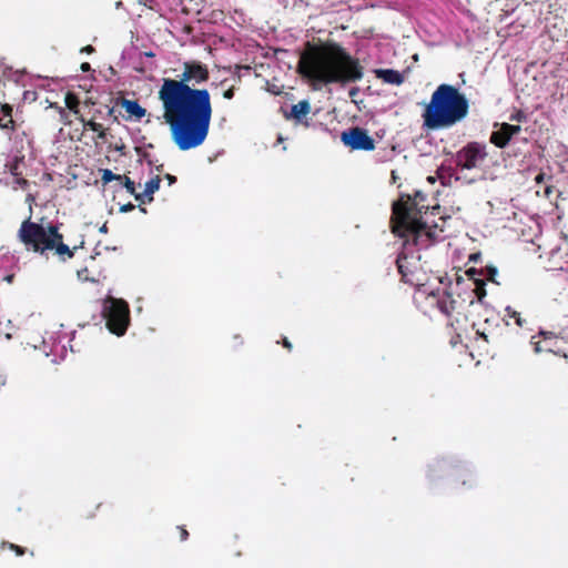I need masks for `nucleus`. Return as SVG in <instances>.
Segmentation results:
<instances>
[{"mask_svg":"<svg viewBox=\"0 0 568 568\" xmlns=\"http://www.w3.org/2000/svg\"><path fill=\"white\" fill-rule=\"evenodd\" d=\"M210 78L209 68L200 61L183 63L179 79L164 78L158 92L163 120L169 125L172 141L181 151L203 144L210 131L213 106L211 94L196 84Z\"/></svg>","mask_w":568,"mask_h":568,"instance_id":"nucleus-1","label":"nucleus"},{"mask_svg":"<svg viewBox=\"0 0 568 568\" xmlns=\"http://www.w3.org/2000/svg\"><path fill=\"white\" fill-rule=\"evenodd\" d=\"M297 72L314 88L354 83L363 78L358 59L336 42L315 44L307 41L300 55Z\"/></svg>","mask_w":568,"mask_h":568,"instance_id":"nucleus-2","label":"nucleus"},{"mask_svg":"<svg viewBox=\"0 0 568 568\" xmlns=\"http://www.w3.org/2000/svg\"><path fill=\"white\" fill-rule=\"evenodd\" d=\"M398 196L393 201V235L398 237L404 248L417 246L422 239H435V232L423 221L429 205L426 195L419 190H402L398 184Z\"/></svg>","mask_w":568,"mask_h":568,"instance_id":"nucleus-3","label":"nucleus"},{"mask_svg":"<svg viewBox=\"0 0 568 568\" xmlns=\"http://www.w3.org/2000/svg\"><path fill=\"white\" fill-rule=\"evenodd\" d=\"M469 112L465 94L450 84H439L422 113L423 126L428 130L448 129L463 121Z\"/></svg>","mask_w":568,"mask_h":568,"instance_id":"nucleus-4","label":"nucleus"},{"mask_svg":"<svg viewBox=\"0 0 568 568\" xmlns=\"http://www.w3.org/2000/svg\"><path fill=\"white\" fill-rule=\"evenodd\" d=\"M17 239L24 246L27 252L44 255L47 252H53L60 261L65 262L72 258L79 246L72 248L64 243L63 234L59 226L51 222L38 223L26 219L20 224L17 232ZM83 244V242L81 243ZM82 247V245H80Z\"/></svg>","mask_w":568,"mask_h":568,"instance_id":"nucleus-5","label":"nucleus"},{"mask_svg":"<svg viewBox=\"0 0 568 568\" xmlns=\"http://www.w3.org/2000/svg\"><path fill=\"white\" fill-rule=\"evenodd\" d=\"M102 315L108 329L116 335L123 336L130 324L129 304L121 298L109 297L105 300Z\"/></svg>","mask_w":568,"mask_h":568,"instance_id":"nucleus-6","label":"nucleus"},{"mask_svg":"<svg viewBox=\"0 0 568 568\" xmlns=\"http://www.w3.org/2000/svg\"><path fill=\"white\" fill-rule=\"evenodd\" d=\"M486 145L476 141L468 142L455 156L456 166L462 170L479 168L487 158Z\"/></svg>","mask_w":568,"mask_h":568,"instance_id":"nucleus-7","label":"nucleus"},{"mask_svg":"<svg viewBox=\"0 0 568 568\" xmlns=\"http://www.w3.org/2000/svg\"><path fill=\"white\" fill-rule=\"evenodd\" d=\"M539 336H542V339L535 341L536 336L531 337V345L534 346V352L539 353H551L557 356H561L565 359L568 358V343L565 342L564 338L558 337L552 333L540 332Z\"/></svg>","mask_w":568,"mask_h":568,"instance_id":"nucleus-8","label":"nucleus"},{"mask_svg":"<svg viewBox=\"0 0 568 568\" xmlns=\"http://www.w3.org/2000/svg\"><path fill=\"white\" fill-rule=\"evenodd\" d=\"M341 140L351 150L371 151L375 148L374 140L368 135L366 130L359 126L343 131Z\"/></svg>","mask_w":568,"mask_h":568,"instance_id":"nucleus-9","label":"nucleus"},{"mask_svg":"<svg viewBox=\"0 0 568 568\" xmlns=\"http://www.w3.org/2000/svg\"><path fill=\"white\" fill-rule=\"evenodd\" d=\"M398 274L400 275V282L414 286L418 282L416 274V263L408 260L405 254H398L395 261Z\"/></svg>","mask_w":568,"mask_h":568,"instance_id":"nucleus-10","label":"nucleus"},{"mask_svg":"<svg viewBox=\"0 0 568 568\" xmlns=\"http://www.w3.org/2000/svg\"><path fill=\"white\" fill-rule=\"evenodd\" d=\"M521 131L520 125L501 123L497 131H493L490 134V143L499 149H504L508 145L511 138Z\"/></svg>","mask_w":568,"mask_h":568,"instance_id":"nucleus-11","label":"nucleus"},{"mask_svg":"<svg viewBox=\"0 0 568 568\" xmlns=\"http://www.w3.org/2000/svg\"><path fill=\"white\" fill-rule=\"evenodd\" d=\"M311 112V103L308 100H302L296 104H293L291 108L290 113H285V118L294 119L296 122H303V120L310 114Z\"/></svg>","mask_w":568,"mask_h":568,"instance_id":"nucleus-12","label":"nucleus"},{"mask_svg":"<svg viewBox=\"0 0 568 568\" xmlns=\"http://www.w3.org/2000/svg\"><path fill=\"white\" fill-rule=\"evenodd\" d=\"M119 103L129 114V116L136 121L141 120L146 113V110L142 108L136 100L122 98L120 99Z\"/></svg>","mask_w":568,"mask_h":568,"instance_id":"nucleus-13","label":"nucleus"},{"mask_svg":"<svg viewBox=\"0 0 568 568\" xmlns=\"http://www.w3.org/2000/svg\"><path fill=\"white\" fill-rule=\"evenodd\" d=\"M12 106L8 103L1 104L0 108V129L13 132L17 130V123L12 118Z\"/></svg>","mask_w":568,"mask_h":568,"instance_id":"nucleus-14","label":"nucleus"},{"mask_svg":"<svg viewBox=\"0 0 568 568\" xmlns=\"http://www.w3.org/2000/svg\"><path fill=\"white\" fill-rule=\"evenodd\" d=\"M78 120L82 123L84 129H90L97 133V139L104 141L106 139V129L99 122L87 120L83 115H79Z\"/></svg>","mask_w":568,"mask_h":568,"instance_id":"nucleus-15","label":"nucleus"},{"mask_svg":"<svg viewBox=\"0 0 568 568\" xmlns=\"http://www.w3.org/2000/svg\"><path fill=\"white\" fill-rule=\"evenodd\" d=\"M160 182L161 179L159 175H156L145 183L143 195L146 196L148 203L153 201V194L159 190Z\"/></svg>","mask_w":568,"mask_h":568,"instance_id":"nucleus-16","label":"nucleus"},{"mask_svg":"<svg viewBox=\"0 0 568 568\" xmlns=\"http://www.w3.org/2000/svg\"><path fill=\"white\" fill-rule=\"evenodd\" d=\"M65 106L73 112L74 114H79V104L80 100L77 94L72 92H68L64 98Z\"/></svg>","mask_w":568,"mask_h":568,"instance_id":"nucleus-17","label":"nucleus"},{"mask_svg":"<svg viewBox=\"0 0 568 568\" xmlns=\"http://www.w3.org/2000/svg\"><path fill=\"white\" fill-rule=\"evenodd\" d=\"M505 314L507 317L514 320L515 324L523 327L526 324V320L521 317L520 313L514 310L511 306L505 307Z\"/></svg>","mask_w":568,"mask_h":568,"instance_id":"nucleus-18","label":"nucleus"},{"mask_svg":"<svg viewBox=\"0 0 568 568\" xmlns=\"http://www.w3.org/2000/svg\"><path fill=\"white\" fill-rule=\"evenodd\" d=\"M122 181V175H119V174H114L111 170L109 169H105L102 171V176H101V181L106 184L111 181Z\"/></svg>","mask_w":568,"mask_h":568,"instance_id":"nucleus-19","label":"nucleus"},{"mask_svg":"<svg viewBox=\"0 0 568 568\" xmlns=\"http://www.w3.org/2000/svg\"><path fill=\"white\" fill-rule=\"evenodd\" d=\"M476 287L474 290L476 296L481 301L486 296L485 282L481 280H475Z\"/></svg>","mask_w":568,"mask_h":568,"instance_id":"nucleus-20","label":"nucleus"},{"mask_svg":"<svg viewBox=\"0 0 568 568\" xmlns=\"http://www.w3.org/2000/svg\"><path fill=\"white\" fill-rule=\"evenodd\" d=\"M122 181H123V186L125 187V190L134 195L135 194V183L128 176H122Z\"/></svg>","mask_w":568,"mask_h":568,"instance_id":"nucleus-21","label":"nucleus"},{"mask_svg":"<svg viewBox=\"0 0 568 568\" xmlns=\"http://www.w3.org/2000/svg\"><path fill=\"white\" fill-rule=\"evenodd\" d=\"M498 271L495 266H486L485 268V276L487 280L491 281V282H496L495 281V276L497 275Z\"/></svg>","mask_w":568,"mask_h":568,"instance_id":"nucleus-22","label":"nucleus"},{"mask_svg":"<svg viewBox=\"0 0 568 568\" xmlns=\"http://www.w3.org/2000/svg\"><path fill=\"white\" fill-rule=\"evenodd\" d=\"M549 180H551V176L546 175L544 172H539L535 178V182L537 185L545 184V182Z\"/></svg>","mask_w":568,"mask_h":568,"instance_id":"nucleus-23","label":"nucleus"},{"mask_svg":"<svg viewBox=\"0 0 568 568\" xmlns=\"http://www.w3.org/2000/svg\"><path fill=\"white\" fill-rule=\"evenodd\" d=\"M9 549L14 551L17 556H23L26 554V548L16 544H9Z\"/></svg>","mask_w":568,"mask_h":568,"instance_id":"nucleus-24","label":"nucleus"},{"mask_svg":"<svg viewBox=\"0 0 568 568\" xmlns=\"http://www.w3.org/2000/svg\"><path fill=\"white\" fill-rule=\"evenodd\" d=\"M404 82V74L393 70V84L399 85Z\"/></svg>","mask_w":568,"mask_h":568,"instance_id":"nucleus-25","label":"nucleus"},{"mask_svg":"<svg viewBox=\"0 0 568 568\" xmlns=\"http://www.w3.org/2000/svg\"><path fill=\"white\" fill-rule=\"evenodd\" d=\"M378 75L387 83H390V69H384L378 72Z\"/></svg>","mask_w":568,"mask_h":568,"instance_id":"nucleus-26","label":"nucleus"},{"mask_svg":"<svg viewBox=\"0 0 568 568\" xmlns=\"http://www.w3.org/2000/svg\"><path fill=\"white\" fill-rule=\"evenodd\" d=\"M178 529L180 531V540L185 541L189 538V531L184 526H179Z\"/></svg>","mask_w":568,"mask_h":568,"instance_id":"nucleus-27","label":"nucleus"},{"mask_svg":"<svg viewBox=\"0 0 568 568\" xmlns=\"http://www.w3.org/2000/svg\"><path fill=\"white\" fill-rule=\"evenodd\" d=\"M234 93H235V88L232 85L223 92V98L231 100V99H233Z\"/></svg>","mask_w":568,"mask_h":568,"instance_id":"nucleus-28","label":"nucleus"},{"mask_svg":"<svg viewBox=\"0 0 568 568\" xmlns=\"http://www.w3.org/2000/svg\"><path fill=\"white\" fill-rule=\"evenodd\" d=\"M97 119H104V112L101 109L94 110L90 120L97 121Z\"/></svg>","mask_w":568,"mask_h":568,"instance_id":"nucleus-29","label":"nucleus"},{"mask_svg":"<svg viewBox=\"0 0 568 568\" xmlns=\"http://www.w3.org/2000/svg\"><path fill=\"white\" fill-rule=\"evenodd\" d=\"M106 111L104 113L105 116H112L114 122H118V116L114 115V109L110 106H105Z\"/></svg>","mask_w":568,"mask_h":568,"instance_id":"nucleus-30","label":"nucleus"},{"mask_svg":"<svg viewBox=\"0 0 568 568\" xmlns=\"http://www.w3.org/2000/svg\"><path fill=\"white\" fill-rule=\"evenodd\" d=\"M552 189H554V186H552V185L545 184L542 195H544L545 197H549V196L551 195V193H552Z\"/></svg>","mask_w":568,"mask_h":568,"instance_id":"nucleus-31","label":"nucleus"},{"mask_svg":"<svg viewBox=\"0 0 568 568\" xmlns=\"http://www.w3.org/2000/svg\"><path fill=\"white\" fill-rule=\"evenodd\" d=\"M524 119H525V115L521 111H519L516 114L510 116V120L518 121V122L523 121Z\"/></svg>","mask_w":568,"mask_h":568,"instance_id":"nucleus-32","label":"nucleus"},{"mask_svg":"<svg viewBox=\"0 0 568 568\" xmlns=\"http://www.w3.org/2000/svg\"><path fill=\"white\" fill-rule=\"evenodd\" d=\"M134 209H135L134 204L128 203V204L122 205L120 211L121 212H130V211H133Z\"/></svg>","mask_w":568,"mask_h":568,"instance_id":"nucleus-33","label":"nucleus"},{"mask_svg":"<svg viewBox=\"0 0 568 568\" xmlns=\"http://www.w3.org/2000/svg\"><path fill=\"white\" fill-rule=\"evenodd\" d=\"M134 197L136 201H139L140 203H148L146 201V196L143 195V193H135L134 194Z\"/></svg>","mask_w":568,"mask_h":568,"instance_id":"nucleus-34","label":"nucleus"},{"mask_svg":"<svg viewBox=\"0 0 568 568\" xmlns=\"http://www.w3.org/2000/svg\"><path fill=\"white\" fill-rule=\"evenodd\" d=\"M282 345H283L287 351H292V348H293V345H292V343L287 339V337H283V339H282Z\"/></svg>","mask_w":568,"mask_h":568,"instance_id":"nucleus-35","label":"nucleus"},{"mask_svg":"<svg viewBox=\"0 0 568 568\" xmlns=\"http://www.w3.org/2000/svg\"><path fill=\"white\" fill-rule=\"evenodd\" d=\"M165 179L168 180V183L169 185H172L176 182V178L174 175H171V174H165Z\"/></svg>","mask_w":568,"mask_h":568,"instance_id":"nucleus-36","label":"nucleus"},{"mask_svg":"<svg viewBox=\"0 0 568 568\" xmlns=\"http://www.w3.org/2000/svg\"><path fill=\"white\" fill-rule=\"evenodd\" d=\"M81 52H84V53H92V52H94V48H93L91 44H89V45L83 47V48L81 49Z\"/></svg>","mask_w":568,"mask_h":568,"instance_id":"nucleus-37","label":"nucleus"},{"mask_svg":"<svg viewBox=\"0 0 568 568\" xmlns=\"http://www.w3.org/2000/svg\"><path fill=\"white\" fill-rule=\"evenodd\" d=\"M80 69L82 70V72H89L91 70V65L88 62H83Z\"/></svg>","mask_w":568,"mask_h":568,"instance_id":"nucleus-38","label":"nucleus"},{"mask_svg":"<svg viewBox=\"0 0 568 568\" xmlns=\"http://www.w3.org/2000/svg\"><path fill=\"white\" fill-rule=\"evenodd\" d=\"M477 335L481 337L485 342H488V336L485 333L477 332Z\"/></svg>","mask_w":568,"mask_h":568,"instance_id":"nucleus-39","label":"nucleus"},{"mask_svg":"<svg viewBox=\"0 0 568 568\" xmlns=\"http://www.w3.org/2000/svg\"><path fill=\"white\" fill-rule=\"evenodd\" d=\"M392 179H393V184H396L397 183V176L395 175L394 171H393Z\"/></svg>","mask_w":568,"mask_h":568,"instance_id":"nucleus-40","label":"nucleus"},{"mask_svg":"<svg viewBox=\"0 0 568 568\" xmlns=\"http://www.w3.org/2000/svg\"><path fill=\"white\" fill-rule=\"evenodd\" d=\"M467 273L473 276L474 274H476V270L475 268H470Z\"/></svg>","mask_w":568,"mask_h":568,"instance_id":"nucleus-41","label":"nucleus"},{"mask_svg":"<svg viewBox=\"0 0 568 568\" xmlns=\"http://www.w3.org/2000/svg\"><path fill=\"white\" fill-rule=\"evenodd\" d=\"M101 232H106V226L103 225L101 229H100Z\"/></svg>","mask_w":568,"mask_h":568,"instance_id":"nucleus-42","label":"nucleus"},{"mask_svg":"<svg viewBox=\"0 0 568 568\" xmlns=\"http://www.w3.org/2000/svg\"><path fill=\"white\" fill-rule=\"evenodd\" d=\"M4 384L2 376L0 375V386Z\"/></svg>","mask_w":568,"mask_h":568,"instance_id":"nucleus-43","label":"nucleus"}]
</instances>
